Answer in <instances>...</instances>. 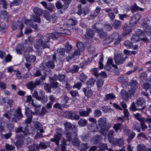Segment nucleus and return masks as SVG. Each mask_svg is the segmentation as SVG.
<instances>
[{
	"instance_id": "f257e3e1",
	"label": "nucleus",
	"mask_w": 151,
	"mask_h": 151,
	"mask_svg": "<svg viewBox=\"0 0 151 151\" xmlns=\"http://www.w3.org/2000/svg\"><path fill=\"white\" fill-rule=\"evenodd\" d=\"M71 123L68 122H66L64 123L65 134L66 139H65L64 138L63 139L61 145H67V141L71 142L72 139V134L71 133H70V130L71 128Z\"/></svg>"
},
{
	"instance_id": "f03ea898",
	"label": "nucleus",
	"mask_w": 151,
	"mask_h": 151,
	"mask_svg": "<svg viewBox=\"0 0 151 151\" xmlns=\"http://www.w3.org/2000/svg\"><path fill=\"white\" fill-rule=\"evenodd\" d=\"M71 128L70 130V133H71L72 134V139L71 142L74 146L78 147L80 145L81 141L77 137L78 135L77 128L74 125H72L71 123Z\"/></svg>"
},
{
	"instance_id": "7ed1b4c3",
	"label": "nucleus",
	"mask_w": 151,
	"mask_h": 151,
	"mask_svg": "<svg viewBox=\"0 0 151 151\" xmlns=\"http://www.w3.org/2000/svg\"><path fill=\"white\" fill-rule=\"evenodd\" d=\"M99 125L100 129V132L103 136H106V132L109 129L110 126L109 124L106 122V121L102 118H100L99 121Z\"/></svg>"
},
{
	"instance_id": "20e7f679",
	"label": "nucleus",
	"mask_w": 151,
	"mask_h": 151,
	"mask_svg": "<svg viewBox=\"0 0 151 151\" xmlns=\"http://www.w3.org/2000/svg\"><path fill=\"white\" fill-rule=\"evenodd\" d=\"M63 131V129L58 127L57 128L55 131L56 134H54L53 138H51L50 141L55 143L57 146H59L60 140L62 136Z\"/></svg>"
},
{
	"instance_id": "39448f33",
	"label": "nucleus",
	"mask_w": 151,
	"mask_h": 151,
	"mask_svg": "<svg viewBox=\"0 0 151 151\" xmlns=\"http://www.w3.org/2000/svg\"><path fill=\"white\" fill-rule=\"evenodd\" d=\"M40 84V80L36 79L34 82L32 81H31L27 83L26 84V87L31 91H32L37 86L39 85Z\"/></svg>"
},
{
	"instance_id": "423d86ee",
	"label": "nucleus",
	"mask_w": 151,
	"mask_h": 151,
	"mask_svg": "<svg viewBox=\"0 0 151 151\" xmlns=\"http://www.w3.org/2000/svg\"><path fill=\"white\" fill-rule=\"evenodd\" d=\"M32 113V111L29 110V108L25 109V114L27 117L24 121L25 124H30L32 122L33 118Z\"/></svg>"
},
{
	"instance_id": "0eeeda50",
	"label": "nucleus",
	"mask_w": 151,
	"mask_h": 151,
	"mask_svg": "<svg viewBox=\"0 0 151 151\" xmlns=\"http://www.w3.org/2000/svg\"><path fill=\"white\" fill-rule=\"evenodd\" d=\"M15 112L16 114L14 115V117L12 118L13 121L17 122L18 120H21L24 117L21 111V108L19 107L16 110Z\"/></svg>"
},
{
	"instance_id": "6e6552de",
	"label": "nucleus",
	"mask_w": 151,
	"mask_h": 151,
	"mask_svg": "<svg viewBox=\"0 0 151 151\" xmlns=\"http://www.w3.org/2000/svg\"><path fill=\"white\" fill-rule=\"evenodd\" d=\"M38 38L37 39L34 46L35 48L39 50L41 46L43 45V35L41 34L38 35L37 36Z\"/></svg>"
},
{
	"instance_id": "1a4fd4ad",
	"label": "nucleus",
	"mask_w": 151,
	"mask_h": 151,
	"mask_svg": "<svg viewBox=\"0 0 151 151\" xmlns=\"http://www.w3.org/2000/svg\"><path fill=\"white\" fill-rule=\"evenodd\" d=\"M141 17L140 14H136L131 18L129 21V24L132 26H134L139 22Z\"/></svg>"
},
{
	"instance_id": "9d476101",
	"label": "nucleus",
	"mask_w": 151,
	"mask_h": 151,
	"mask_svg": "<svg viewBox=\"0 0 151 151\" xmlns=\"http://www.w3.org/2000/svg\"><path fill=\"white\" fill-rule=\"evenodd\" d=\"M136 34L138 35L140 41L142 40L145 42H147L149 41L148 39L146 37L145 33L143 32L141 29H137L136 32Z\"/></svg>"
},
{
	"instance_id": "9b49d317",
	"label": "nucleus",
	"mask_w": 151,
	"mask_h": 151,
	"mask_svg": "<svg viewBox=\"0 0 151 151\" xmlns=\"http://www.w3.org/2000/svg\"><path fill=\"white\" fill-rule=\"evenodd\" d=\"M123 32L122 33V35L123 37H125L127 35H129L132 31V28L127 24H125L122 27Z\"/></svg>"
},
{
	"instance_id": "f8f14e48",
	"label": "nucleus",
	"mask_w": 151,
	"mask_h": 151,
	"mask_svg": "<svg viewBox=\"0 0 151 151\" xmlns=\"http://www.w3.org/2000/svg\"><path fill=\"white\" fill-rule=\"evenodd\" d=\"M114 59L116 64L117 65L123 64L125 59L123 58V55L120 54H117L114 57Z\"/></svg>"
},
{
	"instance_id": "ddd939ff",
	"label": "nucleus",
	"mask_w": 151,
	"mask_h": 151,
	"mask_svg": "<svg viewBox=\"0 0 151 151\" xmlns=\"http://www.w3.org/2000/svg\"><path fill=\"white\" fill-rule=\"evenodd\" d=\"M137 107L139 109L142 110L145 108V99L142 98H138L137 100V102L136 103Z\"/></svg>"
},
{
	"instance_id": "4468645a",
	"label": "nucleus",
	"mask_w": 151,
	"mask_h": 151,
	"mask_svg": "<svg viewBox=\"0 0 151 151\" xmlns=\"http://www.w3.org/2000/svg\"><path fill=\"white\" fill-rule=\"evenodd\" d=\"M115 35L112 34L108 37L104 39L102 42V44L104 45H107L112 42L116 39L115 37Z\"/></svg>"
},
{
	"instance_id": "2eb2a0df",
	"label": "nucleus",
	"mask_w": 151,
	"mask_h": 151,
	"mask_svg": "<svg viewBox=\"0 0 151 151\" xmlns=\"http://www.w3.org/2000/svg\"><path fill=\"white\" fill-rule=\"evenodd\" d=\"M109 142L115 146H119L120 147L122 146L124 143L122 138H119L117 139L114 138L113 139H112L111 142Z\"/></svg>"
},
{
	"instance_id": "dca6fc26",
	"label": "nucleus",
	"mask_w": 151,
	"mask_h": 151,
	"mask_svg": "<svg viewBox=\"0 0 151 151\" xmlns=\"http://www.w3.org/2000/svg\"><path fill=\"white\" fill-rule=\"evenodd\" d=\"M91 111L92 110L91 108H87L86 111L84 110L83 109H81L78 111V113L81 116L86 117L89 116Z\"/></svg>"
},
{
	"instance_id": "f3484780",
	"label": "nucleus",
	"mask_w": 151,
	"mask_h": 151,
	"mask_svg": "<svg viewBox=\"0 0 151 151\" xmlns=\"http://www.w3.org/2000/svg\"><path fill=\"white\" fill-rule=\"evenodd\" d=\"M83 90L85 95L88 98L91 97L93 94V92L90 88L87 87L83 88Z\"/></svg>"
},
{
	"instance_id": "a211bd4d",
	"label": "nucleus",
	"mask_w": 151,
	"mask_h": 151,
	"mask_svg": "<svg viewBox=\"0 0 151 151\" xmlns=\"http://www.w3.org/2000/svg\"><path fill=\"white\" fill-rule=\"evenodd\" d=\"M95 32L90 28L86 29L85 36L89 38L92 39L95 35Z\"/></svg>"
},
{
	"instance_id": "6ab92c4d",
	"label": "nucleus",
	"mask_w": 151,
	"mask_h": 151,
	"mask_svg": "<svg viewBox=\"0 0 151 151\" xmlns=\"http://www.w3.org/2000/svg\"><path fill=\"white\" fill-rule=\"evenodd\" d=\"M143 26L145 28L144 31L146 34L150 36H151V26H148L147 23L145 22L143 23Z\"/></svg>"
},
{
	"instance_id": "aec40b11",
	"label": "nucleus",
	"mask_w": 151,
	"mask_h": 151,
	"mask_svg": "<svg viewBox=\"0 0 151 151\" xmlns=\"http://www.w3.org/2000/svg\"><path fill=\"white\" fill-rule=\"evenodd\" d=\"M101 11V8L99 7H97L94 10L93 13L91 15L88 16V18L89 19L93 18L97 16L100 13Z\"/></svg>"
},
{
	"instance_id": "412c9836",
	"label": "nucleus",
	"mask_w": 151,
	"mask_h": 151,
	"mask_svg": "<svg viewBox=\"0 0 151 151\" xmlns=\"http://www.w3.org/2000/svg\"><path fill=\"white\" fill-rule=\"evenodd\" d=\"M29 151H37L40 149V147L38 144L34 143L32 145L28 146Z\"/></svg>"
},
{
	"instance_id": "4be33fe9",
	"label": "nucleus",
	"mask_w": 151,
	"mask_h": 151,
	"mask_svg": "<svg viewBox=\"0 0 151 151\" xmlns=\"http://www.w3.org/2000/svg\"><path fill=\"white\" fill-rule=\"evenodd\" d=\"M24 49V46L23 45L18 44L16 46V50L18 54L21 55L22 54Z\"/></svg>"
},
{
	"instance_id": "5701e85b",
	"label": "nucleus",
	"mask_w": 151,
	"mask_h": 151,
	"mask_svg": "<svg viewBox=\"0 0 151 151\" xmlns=\"http://www.w3.org/2000/svg\"><path fill=\"white\" fill-rule=\"evenodd\" d=\"M101 139V136L98 134L95 135L93 138V143L95 145H97L99 143Z\"/></svg>"
},
{
	"instance_id": "b1692460",
	"label": "nucleus",
	"mask_w": 151,
	"mask_h": 151,
	"mask_svg": "<svg viewBox=\"0 0 151 151\" xmlns=\"http://www.w3.org/2000/svg\"><path fill=\"white\" fill-rule=\"evenodd\" d=\"M97 33L101 38H105L107 34V32H105L102 28Z\"/></svg>"
},
{
	"instance_id": "393cba45",
	"label": "nucleus",
	"mask_w": 151,
	"mask_h": 151,
	"mask_svg": "<svg viewBox=\"0 0 151 151\" xmlns=\"http://www.w3.org/2000/svg\"><path fill=\"white\" fill-rule=\"evenodd\" d=\"M121 24V21L120 20L115 19L113 22L112 26L114 29H118L120 28Z\"/></svg>"
},
{
	"instance_id": "a878e982",
	"label": "nucleus",
	"mask_w": 151,
	"mask_h": 151,
	"mask_svg": "<svg viewBox=\"0 0 151 151\" xmlns=\"http://www.w3.org/2000/svg\"><path fill=\"white\" fill-rule=\"evenodd\" d=\"M131 89H136L138 86V83L137 81L135 80H132L129 83Z\"/></svg>"
},
{
	"instance_id": "bb28decb",
	"label": "nucleus",
	"mask_w": 151,
	"mask_h": 151,
	"mask_svg": "<svg viewBox=\"0 0 151 151\" xmlns=\"http://www.w3.org/2000/svg\"><path fill=\"white\" fill-rule=\"evenodd\" d=\"M24 130H22V127L21 126H19L17 128H16L15 132L16 133H18L21 132H23L24 134H26L28 132V130L27 128L26 127L24 128Z\"/></svg>"
},
{
	"instance_id": "cd10ccee",
	"label": "nucleus",
	"mask_w": 151,
	"mask_h": 151,
	"mask_svg": "<svg viewBox=\"0 0 151 151\" xmlns=\"http://www.w3.org/2000/svg\"><path fill=\"white\" fill-rule=\"evenodd\" d=\"M55 5L57 9H62L64 11L67 9L66 8L64 7V4L62 5L60 1H57L55 3Z\"/></svg>"
},
{
	"instance_id": "c85d7f7f",
	"label": "nucleus",
	"mask_w": 151,
	"mask_h": 151,
	"mask_svg": "<svg viewBox=\"0 0 151 151\" xmlns=\"http://www.w3.org/2000/svg\"><path fill=\"white\" fill-rule=\"evenodd\" d=\"M117 80L121 83H124L127 84L128 83V78L125 76L124 75L121 76L118 78Z\"/></svg>"
},
{
	"instance_id": "c756f323",
	"label": "nucleus",
	"mask_w": 151,
	"mask_h": 151,
	"mask_svg": "<svg viewBox=\"0 0 151 151\" xmlns=\"http://www.w3.org/2000/svg\"><path fill=\"white\" fill-rule=\"evenodd\" d=\"M34 12L35 14L39 16H41L43 14V10L38 7L34 8L33 9Z\"/></svg>"
},
{
	"instance_id": "7c9ffc66",
	"label": "nucleus",
	"mask_w": 151,
	"mask_h": 151,
	"mask_svg": "<svg viewBox=\"0 0 151 151\" xmlns=\"http://www.w3.org/2000/svg\"><path fill=\"white\" fill-rule=\"evenodd\" d=\"M115 98V96L113 93H109L105 95L104 100L105 101H106L108 100L113 99Z\"/></svg>"
},
{
	"instance_id": "2f4dec72",
	"label": "nucleus",
	"mask_w": 151,
	"mask_h": 151,
	"mask_svg": "<svg viewBox=\"0 0 151 151\" xmlns=\"http://www.w3.org/2000/svg\"><path fill=\"white\" fill-rule=\"evenodd\" d=\"M22 0H14L10 2V6L11 7L14 6H18L21 4Z\"/></svg>"
},
{
	"instance_id": "473e14b6",
	"label": "nucleus",
	"mask_w": 151,
	"mask_h": 151,
	"mask_svg": "<svg viewBox=\"0 0 151 151\" xmlns=\"http://www.w3.org/2000/svg\"><path fill=\"white\" fill-rule=\"evenodd\" d=\"M1 13L4 16V19L6 22H8L10 15L8 12L6 10H3L1 12Z\"/></svg>"
},
{
	"instance_id": "72a5a7b5",
	"label": "nucleus",
	"mask_w": 151,
	"mask_h": 151,
	"mask_svg": "<svg viewBox=\"0 0 151 151\" xmlns=\"http://www.w3.org/2000/svg\"><path fill=\"white\" fill-rule=\"evenodd\" d=\"M46 66L48 68L53 69L55 67V62L50 60L46 63Z\"/></svg>"
},
{
	"instance_id": "f704fd0d",
	"label": "nucleus",
	"mask_w": 151,
	"mask_h": 151,
	"mask_svg": "<svg viewBox=\"0 0 151 151\" xmlns=\"http://www.w3.org/2000/svg\"><path fill=\"white\" fill-rule=\"evenodd\" d=\"M95 81V80L93 78H91L87 81L86 84L88 87L90 88L94 85Z\"/></svg>"
},
{
	"instance_id": "c9c22d12",
	"label": "nucleus",
	"mask_w": 151,
	"mask_h": 151,
	"mask_svg": "<svg viewBox=\"0 0 151 151\" xmlns=\"http://www.w3.org/2000/svg\"><path fill=\"white\" fill-rule=\"evenodd\" d=\"M87 121L83 118L80 119L78 122V125L81 127H83L85 126L87 124Z\"/></svg>"
},
{
	"instance_id": "e433bc0d",
	"label": "nucleus",
	"mask_w": 151,
	"mask_h": 151,
	"mask_svg": "<svg viewBox=\"0 0 151 151\" xmlns=\"http://www.w3.org/2000/svg\"><path fill=\"white\" fill-rule=\"evenodd\" d=\"M143 88L146 91L149 90L151 94V84L148 82L144 83L143 84Z\"/></svg>"
},
{
	"instance_id": "4c0bfd02",
	"label": "nucleus",
	"mask_w": 151,
	"mask_h": 151,
	"mask_svg": "<svg viewBox=\"0 0 151 151\" xmlns=\"http://www.w3.org/2000/svg\"><path fill=\"white\" fill-rule=\"evenodd\" d=\"M99 23H96L91 26V29L95 33H97L101 29L99 27Z\"/></svg>"
},
{
	"instance_id": "58836bf2",
	"label": "nucleus",
	"mask_w": 151,
	"mask_h": 151,
	"mask_svg": "<svg viewBox=\"0 0 151 151\" xmlns=\"http://www.w3.org/2000/svg\"><path fill=\"white\" fill-rule=\"evenodd\" d=\"M147 76L145 72H143L141 73L139 76L140 79L142 81H147Z\"/></svg>"
},
{
	"instance_id": "ea45409f",
	"label": "nucleus",
	"mask_w": 151,
	"mask_h": 151,
	"mask_svg": "<svg viewBox=\"0 0 151 151\" xmlns=\"http://www.w3.org/2000/svg\"><path fill=\"white\" fill-rule=\"evenodd\" d=\"M114 132L113 130H110L108 132V139L109 142H111L114 138L113 137Z\"/></svg>"
},
{
	"instance_id": "a19ab883",
	"label": "nucleus",
	"mask_w": 151,
	"mask_h": 151,
	"mask_svg": "<svg viewBox=\"0 0 151 151\" xmlns=\"http://www.w3.org/2000/svg\"><path fill=\"white\" fill-rule=\"evenodd\" d=\"M50 33H47L45 36H43V42H50V39H52L51 36L50 34Z\"/></svg>"
},
{
	"instance_id": "79ce46f5",
	"label": "nucleus",
	"mask_w": 151,
	"mask_h": 151,
	"mask_svg": "<svg viewBox=\"0 0 151 151\" xmlns=\"http://www.w3.org/2000/svg\"><path fill=\"white\" fill-rule=\"evenodd\" d=\"M124 45L127 49L131 48L133 47V45L132 43L129 40H126L124 42Z\"/></svg>"
},
{
	"instance_id": "37998d69",
	"label": "nucleus",
	"mask_w": 151,
	"mask_h": 151,
	"mask_svg": "<svg viewBox=\"0 0 151 151\" xmlns=\"http://www.w3.org/2000/svg\"><path fill=\"white\" fill-rule=\"evenodd\" d=\"M76 45L78 50L81 51H82L84 50V45L83 43L81 42H78L76 44Z\"/></svg>"
},
{
	"instance_id": "c03bdc74",
	"label": "nucleus",
	"mask_w": 151,
	"mask_h": 151,
	"mask_svg": "<svg viewBox=\"0 0 151 151\" xmlns=\"http://www.w3.org/2000/svg\"><path fill=\"white\" fill-rule=\"evenodd\" d=\"M24 141L22 139H18L15 142L14 145L17 147H20L23 144Z\"/></svg>"
},
{
	"instance_id": "a18cd8bd",
	"label": "nucleus",
	"mask_w": 151,
	"mask_h": 151,
	"mask_svg": "<svg viewBox=\"0 0 151 151\" xmlns=\"http://www.w3.org/2000/svg\"><path fill=\"white\" fill-rule=\"evenodd\" d=\"M26 60L29 63H34L36 57L34 55H30L26 58Z\"/></svg>"
},
{
	"instance_id": "49530a36",
	"label": "nucleus",
	"mask_w": 151,
	"mask_h": 151,
	"mask_svg": "<svg viewBox=\"0 0 151 151\" xmlns=\"http://www.w3.org/2000/svg\"><path fill=\"white\" fill-rule=\"evenodd\" d=\"M54 81V79L53 78H51L50 79V85L52 88H56L58 87V83L57 82Z\"/></svg>"
},
{
	"instance_id": "de8ad7c7",
	"label": "nucleus",
	"mask_w": 151,
	"mask_h": 151,
	"mask_svg": "<svg viewBox=\"0 0 151 151\" xmlns=\"http://www.w3.org/2000/svg\"><path fill=\"white\" fill-rule=\"evenodd\" d=\"M131 40L134 43H136L139 41V38L138 35H137L135 33V34L133 35L131 37Z\"/></svg>"
},
{
	"instance_id": "09e8293b",
	"label": "nucleus",
	"mask_w": 151,
	"mask_h": 151,
	"mask_svg": "<svg viewBox=\"0 0 151 151\" xmlns=\"http://www.w3.org/2000/svg\"><path fill=\"white\" fill-rule=\"evenodd\" d=\"M5 148L7 151H12L14 150L15 147L14 145H9L8 143H6Z\"/></svg>"
},
{
	"instance_id": "8fccbe9b",
	"label": "nucleus",
	"mask_w": 151,
	"mask_h": 151,
	"mask_svg": "<svg viewBox=\"0 0 151 151\" xmlns=\"http://www.w3.org/2000/svg\"><path fill=\"white\" fill-rule=\"evenodd\" d=\"M68 24L70 25H75L78 23V21L75 19L71 18L68 20Z\"/></svg>"
},
{
	"instance_id": "3c124183",
	"label": "nucleus",
	"mask_w": 151,
	"mask_h": 151,
	"mask_svg": "<svg viewBox=\"0 0 151 151\" xmlns=\"http://www.w3.org/2000/svg\"><path fill=\"white\" fill-rule=\"evenodd\" d=\"M63 3L64 7L66 8L67 9L69 7L72 0H61Z\"/></svg>"
},
{
	"instance_id": "603ef678",
	"label": "nucleus",
	"mask_w": 151,
	"mask_h": 151,
	"mask_svg": "<svg viewBox=\"0 0 151 151\" xmlns=\"http://www.w3.org/2000/svg\"><path fill=\"white\" fill-rule=\"evenodd\" d=\"M98 148L103 150H106L108 149L107 145L106 144L100 143L98 146Z\"/></svg>"
},
{
	"instance_id": "864d4df0",
	"label": "nucleus",
	"mask_w": 151,
	"mask_h": 151,
	"mask_svg": "<svg viewBox=\"0 0 151 151\" xmlns=\"http://www.w3.org/2000/svg\"><path fill=\"white\" fill-rule=\"evenodd\" d=\"M32 18L34 22L38 23H40L41 18L40 16L34 15L32 16Z\"/></svg>"
},
{
	"instance_id": "5fc2aeb1",
	"label": "nucleus",
	"mask_w": 151,
	"mask_h": 151,
	"mask_svg": "<svg viewBox=\"0 0 151 151\" xmlns=\"http://www.w3.org/2000/svg\"><path fill=\"white\" fill-rule=\"evenodd\" d=\"M138 6L137 5L136 3H134L130 7V10L132 13H133L134 12L138 11Z\"/></svg>"
},
{
	"instance_id": "6e6d98bb",
	"label": "nucleus",
	"mask_w": 151,
	"mask_h": 151,
	"mask_svg": "<svg viewBox=\"0 0 151 151\" xmlns=\"http://www.w3.org/2000/svg\"><path fill=\"white\" fill-rule=\"evenodd\" d=\"M122 127L121 123H117L114 125L113 128L116 132L120 130Z\"/></svg>"
},
{
	"instance_id": "4d7b16f0",
	"label": "nucleus",
	"mask_w": 151,
	"mask_h": 151,
	"mask_svg": "<svg viewBox=\"0 0 151 151\" xmlns=\"http://www.w3.org/2000/svg\"><path fill=\"white\" fill-rule=\"evenodd\" d=\"M72 48V45H69L68 42L66 43L65 46V51L67 53H69Z\"/></svg>"
},
{
	"instance_id": "13d9d810",
	"label": "nucleus",
	"mask_w": 151,
	"mask_h": 151,
	"mask_svg": "<svg viewBox=\"0 0 151 151\" xmlns=\"http://www.w3.org/2000/svg\"><path fill=\"white\" fill-rule=\"evenodd\" d=\"M50 34L51 36V38L53 40L57 39L60 37V34L58 33H50Z\"/></svg>"
},
{
	"instance_id": "bf43d9fd",
	"label": "nucleus",
	"mask_w": 151,
	"mask_h": 151,
	"mask_svg": "<svg viewBox=\"0 0 151 151\" xmlns=\"http://www.w3.org/2000/svg\"><path fill=\"white\" fill-rule=\"evenodd\" d=\"M87 78V76L85 75L83 73H82L80 76V81L82 82H85L86 79Z\"/></svg>"
},
{
	"instance_id": "052dcab7",
	"label": "nucleus",
	"mask_w": 151,
	"mask_h": 151,
	"mask_svg": "<svg viewBox=\"0 0 151 151\" xmlns=\"http://www.w3.org/2000/svg\"><path fill=\"white\" fill-rule=\"evenodd\" d=\"M88 145L87 143H83L81 148V150L82 151L86 150L90 147Z\"/></svg>"
},
{
	"instance_id": "680f3d73",
	"label": "nucleus",
	"mask_w": 151,
	"mask_h": 151,
	"mask_svg": "<svg viewBox=\"0 0 151 151\" xmlns=\"http://www.w3.org/2000/svg\"><path fill=\"white\" fill-rule=\"evenodd\" d=\"M104 83V81L103 80L101 79L97 80L96 83V85L98 88H100L102 87Z\"/></svg>"
},
{
	"instance_id": "e2e57ef3",
	"label": "nucleus",
	"mask_w": 151,
	"mask_h": 151,
	"mask_svg": "<svg viewBox=\"0 0 151 151\" xmlns=\"http://www.w3.org/2000/svg\"><path fill=\"white\" fill-rule=\"evenodd\" d=\"M102 112L101 111L98 109H96L94 110V114L96 117H99L101 116Z\"/></svg>"
},
{
	"instance_id": "0e129e2a",
	"label": "nucleus",
	"mask_w": 151,
	"mask_h": 151,
	"mask_svg": "<svg viewBox=\"0 0 151 151\" xmlns=\"http://www.w3.org/2000/svg\"><path fill=\"white\" fill-rule=\"evenodd\" d=\"M135 135L136 134L135 132H132L127 138V141L129 142L132 140L135 137Z\"/></svg>"
},
{
	"instance_id": "69168bd1",
	"label": "nucleus",
	"mask_w": 151,
	"mask_h": 151,
	"mask_svg": "<svg viewBox=\"0 0 151 151\" xmlns=\"http://www.w3.org/2000/svg\"><path fill=\"white\" fill-rule=\"evenodd\" d=\"M118 16L120 19L124 20V18H127L129 17V15L126 14H119Z\"/></svg>"
},
{
	"instance_id": "338daca9",
	"label": "nucleus",
	"mask_w": 151,
	"mask_h": 151,
	"mask_svg": "<svg viewBox=\"0 0 151 151\" xmlns=\"http://www.w3.org/2000/svg\"><path fill=\"white\" fill-rule=\"evenodd\" d=\"M47 112L45 107L42 108L41 111L40 112L39 115L40 116H42L45 115Z\"/></svg>"
},
{
	"instance_id": "774afa93",
	"label": "nucleus",
	"mask_w": 151,
	"mask_h": 151,
	"mask_svg": "<svg viewBox=\"0 0 151 151\" xmlns=\"http://www.w3.org/2000/svg\"><path fill=\"white\" fill-rule=\"evenodd\" d=\"M57 52L60 55H63L64 54L65 52V49L62 48H58L57 50Z\"/></svg>"
}]
</instances>
